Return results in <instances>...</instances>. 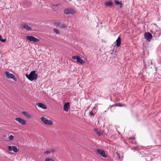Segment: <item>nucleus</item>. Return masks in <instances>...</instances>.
Listing matches in <instances>:
<instances>
[{
	"label": "nucleus",
	"instance_id": "nucleus-1",
	"mask_svg": "<svg viewBox=\"0 0 161 161\" xmlns=\"http://www.w3.org/2000/svg\"><path fill=\"white\" fill-rule=\"evenodd\" d=\"M25 76L29 80L32 81L37 79L38 75L36 73V71L34 70L31 71L29 75L26 74Z\"/></svg>",
	"mask_w": 161,
	"mask_h": 161
},
{
	"label": "nucleus",
	"instance_id": "nucleus-2",
	"mask_svg": "<svg viewBox=\"0 0 161 161\" xmlns=\"http://www.w3.org/2000/svg\"><path fill=\"white\" fill-rule=\"evenodd\" d=\"M42 122L44 124L47 125H52L53 123L52 121L47 119L46 118L42 117L40 118Z\"/></svg>",
	"mask_w": 161,
	"mask_h": 161
},
{
	"label": "nucleus",
	"instance_id": "nucleus-3",
	"mask_svg": "<svg viewBox=\"0 0 161 161\" xmlns=\"http://www.w3.org/2000/svg\"><path fill=\"white\" fill-rule=\"evenodd\" d=\"M76 13L75 11L71 8H68L64 10V13L66 14H74Z\"/></svg>",
	"mask_w": 161,
	"mask_h": 161
},
{
	"label": "nucleus",
	"instance_id": "nucleus-4",
	"mask_svg": "<svg viewBox=\"0 0 161 161\" xmlns=\"http://www.w3.org/2000/svg\"><path fill=\"white\" fill-rule=\"evenodd\" d=\"M5 74L7 78L12 79L15 81H17V80L14 74L9 73V72L8 71L5 72Z\"/></svg>",
	"mask_w": 161,
	"mask_h": 161
},
{
	"label": "nucleus",
	"instance_id": "nucleus-5",
	"mask_svg": "<svg viewBox=\"0 0 161 161\" xmlns=\"http://www.w3.org/2000/svg\"><path fill=\"white\" fill-rule=\"evenodd\" d=\"M72 58L73 59H76L77 62L78 63H80V64H83L85 63V61H84L82 59H81L80 58V57L79 56L76 55L74 56H73L72 57Z\"/></svg>",
	"mask_w": 161,
	"mask_h": 161
},
{
	"label": "nucleus",
	"instance_id": "nucleus-6",
	"mask_svg": "<svg viewBox=\"0 0 161 161\" xmlns=\"http://www.w3.org/2000/svg\"><path fill=\"white\" fill-rule=\"evenodd\" d=\"M26 39L31 42H38L39 41V39L32 36H28L26 37Z\"/></svg>",
	"mask_w": 161,
	"mask_h": 161
},
{
	"label": "nucleus",
	"instance_id": "nucleus-7",
	"mask_svg": "<svg viewBox=\"0 0 161 161\" xmlns=\"http://www.w3.org/2000/svg\"><path fill=\"white\" fill-rule=\"evenodd\" d=\"M15 120L22 125H25L26 124V121L21 118L17 117L15 119Z\"/></svg>",
	"mask_w": 161,
	"mask_h": 161
},
{
	"label": "nucleus",
	"instance_id": "nucleus-8",
	"mask_svg": "<svg viewBox=\"0 0 161 161\" xmlns=\"http://www.w3.org/2000/svg\"><path fill=\"white\" fill-rule=\"evenodd\" d=\"M145 38L149 42H150L153 37L152 34L149 32H146L145 33Z\"/></svg>",
	"mask_w": 161,
	"mask_h": 161
},
{
	"label": "nucleus",
	"instance_id": "nucleus-9",
	"mask_svg": "<svg viewBox=\"0 0 161 161\" xmlns=\"http://www.w3.org/2000/svg\"><path fill=\"white\" fill-rule=\"evenodd\" d=\"M54 25L57 26L59 27L60 28H64L66 27V25L64 24H61L59 22H55L54 24Z\"/></svg>",
	"mask_w": 161,
	"mask_h": 161
},
{
	"label": "nucleus",
	"instance_id": "nucleus-10",
	"mask_svg": "<svg viewBox=\"0 0 161 161\" xmlns=\"http://www.w3.org/2000/svg\"><path fill=\"white\" fill-rule=\"evenodd\" d=\"M97 152L103 157L106 158L107 156L104 151L103 150L98 149L97 150Z\"/></svg>",
	"mask_w": 161,
	"mask_h": 161
},
{
	"label": "nucleus",
	"instance_id": "nucleus-11",
	"mask_svg": "<svg viewBox=\"0 0 161 161\" xmlns=\"http://www.w3.org/2000/svg\"><path fill=\"white\" fill-rule=\"evenodd\" d=\"M69 108V102L65 103L64 105L63 109L64 110L68 112Z\"/></svg>",
	"mask_w": 161,
	"mask_h": 161
},
{
	"label": "nucleus",
	"instance_id": "nucleus-12",
	"mask_svg": "<svg viewBox=\"0 0 161 161\" xmlns=\"http://www.w3.org/2000/svg\"><path fill=\"white\" fill-rule=\"evenodd\" d=\"M22 29H24L27 31H30L31 29V27L26 24H24L21 25Z\"/></svg>",
	"mask_w": 161,
	"mask_h": 161
},
{
	"label": "nucleus",
	"instance_id": "nucleus-13",
	"mask_svg": "<svg viewBox=\"0 0 161 161\" xmlns=\"http://www.w3.org/2000/svg\"><path fill=\"white\" fill-rule=\"evenodd\" d=\"M37 105L39 107L43 109H46L47 108V107L46 106L42 103H37Z\"/></svg>",
	"mask_w": 161,
	"mask_h": 161
},
{
	"label": "nucleus",
	"instance_id": "nucleus-14",
	"mask_svg": "<svg viewBox=\"0 0 161 161\" xmlns=\"http://www.w3.org/2000/svg\"><path fill=\"white\" fill-rule=\"evenodd\" d=\"M22 113L25 116L28 118H30L31 117L30 114L26 111H22Z\"/></svg>",
	"mask_w": 161,
	"mask_h": 161
},
{
	"label": "nucleus",
	"instance_id": "nucleus-15",
	"mask_svg": "<svg viewBox=\"0 0 161 161\" xmlns=\"http://www.w3.org/2000/svg\"><path fill=\"white\" fill-rule=\"evenodd\" d=\"M58 5V4L56 5L52 4L50 6L51 8L54 11H56L58 10L57 7Z\"/></svg>",
	"mask_w": 161,
	"mask_h": 161
},
{
	"label": "nucleus",
	"instance_id": "nucleus-16",
	"mask_svg": "<svg viewBox=\"0 0 161 161\" xmlns=\"http://www.w3.org/2000/svg\"><path fill=\"white\" fill-rule=\"evenodd\" d=\"M121 43V39L120 37H119L116 40V45L118 47L119 46Z\"/></svg>",
	"mask_w": 161,
	"mask_h": 161
},
{
	"label": "nucleus",
	"instance_id": "nucleus-17",
	"mask_svg": "<svg viewBox=\"0 0 161 161\" xmlns=\"http://www.w3.org/2000/svg\"><path fill=\"white\" fill-rule=\"evenodd\" d=\"M115 4L117 6H119V7L121 8L123 6V4L121 2H119L118 1L116 0H114Z\"/></svg>",
	"mask_w": 161,
	"mask_h": 161
},
{
	"label": "nucleus",
	"instance_id": "nucleus-18",
	"mask_svg": "<svg viewBox=\"0 0 161 161\" xmlns=\"http://www.w3.org/2000/svg\"><path fill=\"white\" fill-rule=\"evenodd\" d=\"M94 130L96 132V133L99 136L103 135V134L101 132V131L98 130V129L95 128Z\"/></svg>",
	"mask_w": 161,
	"mask_h": 161
},
{
	"label": "nucleus",
	"instance_id": "nucleus-19",
	"mask_svg": "<svg viewBox=\"0 0 161 161\" xmlns=\"http://www.w3.org/2000/svg\"><path fill=\"white\" fill-rule=\"evenodd\" d=\"M104 4L105 6L108 7H111L113 5V3L111 1L105 2Z\"/></svg>",
	"mask_w": 161,
	"mask_h": 161
},
{
	"label": "nucleus",
	"instance_id": "nucleus-20",
	"mask_svg": "<svg viewBox=\"0 0 161 161\" xmlns=\"http://www.w3.org/2000/svg\"><path fill=\"white\" fill-rule=\"evenodd\" d=\"M147 63V64L148 65L149 67L150 68H152L153 63L151 60H148Z\"/></svg>",
	"mask_w": 161,
	"mask_h": 161
},
{
	"label": "nucleus",
	"instance_id": "nucleus-21",
	"mask_svg": "<svg viewBox=\"0 0 161 161\" xmlns=\"http://www.w3.org/2000/svg\"><path fill=\"white\" fill-rule=\"evenodd\" d=\"M13 147L12 150H13L14 152L16 153L18 152V149L16 147L13 146Z\"/></svg>",
	"mask_w": 161,
	"mask_h": 161
},
{
	"label": "nucleus",
	"instance_id": "nucleus-22",
	"mask_svg": "<svg viewBox=\"0 0 161 161\" xmlns=\"http://www.w3.org/2000/svg\"><path fill=\"white\" fill-rule=\"evenodd\" d=\"M53 31L56 34H59V30L58 29H57L56 28H54L53 29Z\"/></svg>",
	"mask_w": 161,
	"mask_h": 161
},
{
	"label": "nucleus",
	"instance_id": "nucleus-23",
	"mask_svg": "<svg viewBox=\"0 0 161 161\" xmlns=\"http://www.w3.org/2000/svg\"><path fill=\"white\" fill-rule=\"evenodd\" d=\"M0 41L3 42H5L6 41V39H3L2 36L0 35Z\"/></svg>",
	"mask_w": 161,
	"mask_h": 161
},
{
	"label": "nucleus",
	"instance_id": "nucleus-24",
	"mask_svg": "<svg viewBox=\"0 0 161 161\" xmlns=\"http://www.w3.org/2000/svg\"><path fill=\"white\" fill-rule=\"evenodd\" d=\"M45 161H55L52 158H47L45 159Z\"/></svg>",
	"mask_w": 161,
	"mask_h": 161
},
{
	"label": "nucleus",
	"instance_id": "nucleus-25",
	"mask_svg": "<svg viewBox=\"0 0 161 161\" xmlns=\"http://www.w3.org/2000/svg\"><path fill=\"white\" fill-rule=\"evenodd\" d=\"M50 153H51V152H50V150H47L44 152V154H49Z\"/></svg>",
	"mask_w": 161,
	"mask_h": 161
},
{
	"label": "nucleus",
	"instance_id": "nucleus-26",
	"mask_svg": "<svg viewBox=\"0 0 161 161\" xmlns=\"http://www.w3.org/2000/svg\"><path fill=\"white\" fill-rule=\"evenodd\" d=\"M116 153L118 158L119 159H121V157L120 154L118 152H116Z\"/></svg>",
	"mask_w": 161,
	"mask_h": 161
},
{
	"label": "nucleus",
	"instance_id": "nucleus-27",
	"mask_svg": "<svg viewBox=\"0 0 161 161\" xmlns=\"http://www.w3.org/2000/svg\"><path fill=\"white\" fill-rule=\"evenodd\" d=\"M13 147V146H8V150L10 151H12V149Z\"/></svg>",
	"mask_w": 161,
	"mask_h": 161
},
{
	"label": "nucleus",
	"instance_id": "nucleus-28",
	"mask_svg": "<svg viewBox=\"0 0 161 161\" xmlns=\"http://www.w3.org/2000/svg\"><path fill=\"white\" fill-rule=\"evenodd\" d=\"M13 138L14 136L13 135H10L8 137L9 140H12L13 139Z\"/></svg>",
	"mask_w": 161,
	"mask_h": 161
},
{
	"label": "nucleus",
	"instance_id": "nucleus-29",
	"mask_svg": "<svg viewBox=\"0 0 161 161\" xmlns=\"http://www.w3.org/2000/svg\"><path fill=\"white\" fill-rule=\"evenodd\" d=\"M50 150L51 153H54L55 152L56 150V149H51Z\"/></svg>",
	"mask_w": 161,
	"mask_h": 161
},
{
	"label": "nucleus",
	"instance_id": "nucleus-30",
	"mask_svg": "<svg viewBox=\"0 0 161 161\" xmlns=\"http://www.w3.org/2000/svg\"><path fill=\"white\" fill-rule=\"evenodd\" d=\"M115 105L116 106H119V107L123 106V105H122L120 103H117L116 104H115Z\"/></svg>",
	"mask_w": 161,
	"mask_h": 161
},
{
	"label": "nucleus",
	"instance_id": "nucleus-31",
	"mask_svg": "<svg viewBox=\"0 0 161 161\" xmlns=\"http://www.w3.org/2000/svg\"><path fill=\"white\" fill-rule=\"evenodd\" d=\"M89 114L91 116H94V114L92 111H90L89 112Z\"/></svg>",
	"mask_w": 161,
	"mask_h": 161
},
{
	"label": "nucleus",
	"instance_id": "nucleus-32",
	"mask_svg": "<svg viewBox=\"0 0 161 161\" xmlns=\"http://www.w3.org/2000/svg\"><path fill=\"white\" fill-rule=\"evenodd\" d=\"M116 51H115L114 52V51L113 50V54H115V55H116Z\"/></svg>",
	"mask_w": 161,
	"mask_h": 161
},
{
	"label": "nucleus",
	"instance_id": "nucleus-33",
	"mask_svg": "<svg viewBox=\"0 0 161 161\" xmlns=\"http://www.w3.org/2000/svg\"><path fill=\"white\" fill-rule=\"evenodd\" d=\"M114 105H115V104H114V105H110V110H111V108L112 107H114Z\"/></svg>",
	"mask_w": 161,
	"mask_h": 161
},
{
	"label": "nucleus",
	"instance_id": "nucleus-34",
	"mask_svg": "<svg viewBox=\"0 0 161 161\" xmlns=\"http://www.w3.org/2000/svg\"><path fill=\"white\" fill-rule=\"evenodd\" d=\"M134 138H130V139H134Z\"/></svg>",
	"mask_w": 161,
	"mask_h": 161
},
{
	"label": "nucleus",
	"instance_id": "nucleus-35",
	"mask_svg": "<svg viewBox=\"0 0 161 161\" xmlns=\"http://www.w3.org/2000/svg\"><path fill=\"white\" fill-rule=\"evenodd\" d=\"M1 23V21L0 20V24Z\"/></svg>",
	"mask_w": 161,
	"mask_h": 161
}]
</instances>
